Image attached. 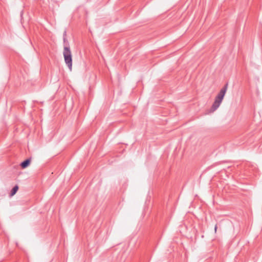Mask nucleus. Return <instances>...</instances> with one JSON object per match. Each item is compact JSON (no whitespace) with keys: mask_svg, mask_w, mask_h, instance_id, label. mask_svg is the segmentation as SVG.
Returning a JSON list of instances; mask_svg holds the SVG:
<instances>
[{"mask_svg":"<svg viewBox=\"0 0 262 262\" xmlns=\"http://www.w3.org/2000/svg\"><path fill=\"white\" fill-rule=\"evenodd\" d=\"M63 43H64V47L67 45L68 44V45H69V43L67 39V37H64L63 38Z\"/></svg>","mask_w":262,"mask_h":262,"instance_id":"obj_6","label":"nucleus"},{"mask_svg":"<svg viewBox=\"0 0 262 262\" xmlns=\"http://www.w3.org/2000/svg\"><path fill=\"white\" fill-rule=\"evenodd\" d=\"M63 55L64 61L70 71L72 69V56L70 45L67 44L63 49Z\"/></svg>","mask_w":262,"mask_h":262,"instance_id":"obj_1","label":"nucleus"},{"mask_svg":"<svg viewBox=\"0 0 262 262\" xmlns=\"http://www.w3.org/2000/svg\"><path fill=\"white\" fill-rule=\"evenodd\" d=\"M223 100V99L221 98L219 96H216L215 98L214 101L211 106V110L212 112H214L215 110H216L221 105Z\"/></svg>","mask_w":262,"mask_h":262,"instance_id":"obj_2","label":"nucleus"},{"mask_svg":"<svg viewBox=\"0 0 262 262\" xmlns=\"http://www.w3.org/2000/svg\"><path fill=\"white\" fill-rule=\"evenodd\" d=\"M31 163V158H28L21 162L20 166L23 169H25L28 167Z\"/></svg>","mask_w":262,"mask_h":262,"instance_id":"obj_4","label":"nucleus"},{"mask_svg":"<svg viewBox=\"0 0 262 262\" xmlns=\"http://www.w3.org/2000/svg\"><path fill=\"white\" fill-rule=\"evenodd\" d=\"M216 229H217V225H216L215 226V227H214V230H215V232H216Z\"/></svg>","mask_w":262,"mask_h":262,"instance_id":"obj_8","label":"nucleus"},{"mask_svg":"<svg viewBox=\"0 0 262 262\" xmlns=\"http://www.w3.org/2000/svg\"><path fill=\"white\" fill-rule=\"evenodd\" d=\"M67 37V31L65 30L63 34V38Z\"/></svg>","mask_w":262,"mask_h":262,"instance_id":"obj_7","label":"nucleus"},{"mask_svg":"<svg viewBox=\"0 0 262 262\" xmlns=\"http://www.w3.org/2000/svg\"><path fill=\"white\" fill-rule=\"evenodd\" d=\"M228 83H226L224 86L221 89L219 94L217 95L216 96H219L221 98L224 99V97L225 95V94L227 92V89H228Z\"/></svg>","mask_w":262,"mask_h":262,"instance_id":"obj_3","label":"nucleus"},{"mask_svg":"<svg viewBox=\"0 0 262 262\" xmlns=\"http://www.w3.org/2000/svg\"><path fill=\"white\" fill-rule=\"evenodd\" d=\"M18 190V186L17 185L14 186L10 191V195L11 196L14 195L17 192Z\"/></svg>","mask_w":262,"mask_h":262,"instance_id":"obj_5","label":"nucleus"}]
</instances>
